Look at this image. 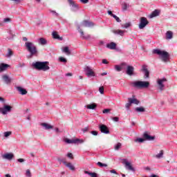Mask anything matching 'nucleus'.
<instances>
[{
    "label": "nucleus",
    "instance_id": "obj_1",
    "mask_svg": "<svg viewBox=\"0 0 177 177\" xmlns=\"http://www.w3.org/2000/svg\"><path fill=\"white\" fill-rule=\"evenodd\" d=\"M153 55H158L159 59L164 62V63H167L169 62V53L165 50H162L160 49H153L152 51Z\"/></svg>",
    "mask_w": 177,
    "mask_h": 177
},
{
    "label": "nucleus",
    "instance_id": "obj_2",
    "mask_svg": "<svg viewBox=\"0 0 177 177\" xmlns=\"http://www.w3.org/2000/svg\"><path fill=\"white\" fill-rule=\"evenodd\" d=\"M33 68L39 70V71H48L50 68L49 67V62H36L32 64Z\"/></svg>",
    "mask_w": 177,
    "mask_h": 177
},
{
    "label": "nucleus",
    "instance_id": "obj_3",
    "mask_svg": "<svg viewBox=\"0 0 177 177\" xmlns=\"http://www.w3.org/2000/svg\"><path fill=\"white\" fill-rule=\"evenodd\" d=\"M25 46L29 52L30 56H35L37 53H38V49H37V46L34 45L32 42L27 41L25 43Z\"/></svg>",
    "mask_w": 177,
    "mask_h": 177
},
{
    "label": "nucleus",
    "instance_id": "obj_4",
    "mask_svg": "<svg viewBox=\"0 0 177 177\" xmlns=\"http://www.w3.org/2000/svg\"><path fill=\"white\" fill-rule=\"evenodd\" d=\"M132 85L134 88L140 89L142 88H149L150 83L147 81H135L132 82Z\"/></svg>",
    "mask_w": 177,
    "mask_h": 177
},
{
    "label": "nucleus",
    "instance_id": "obj_5",
    "mask_svg": "<svg viewBox=\"0 0 177 177\" xmlns=\"http://www.w3.org/2000/svg\"><path fill=\"white\" fill-rule=\"evenodd\" d=\"M66 143L68 144H73V145H82V143H84V140L82 139H80V138H75V139H72L70 140L68 138H66L65 140Z\"/></svg>",
    "mask_w": 177,
    "mask_h": 177
},
{
    "label": "nucleus",
    "instance_id": "obj_6",
    "mask_svg": "<svg viewBox=\"0 0 177 177\" xmlns=\"http://www.w3.org/2000/svg\"><path fill=\"white\" fill-rule=\"evenodd\" d=\"M122 164L124 165L126 169L128 171H132V172H135V168L132 167V165L131 162H128L127 159L123 158L122 159Z\"/></svg>",
    "mask_w": 177,
    "mask_h": 177
},
{
    "label": "nucleus",
    "instance_id": "obj_7",
    "mask_svg": "<svg viewBox=\"0 0 177 177\" xmlns=\"http://www.w3.org/2000/svg\"><path fill=\"white\" fill-rule=\"evenodd\" d=\"M147 24H149V21H147V19L146 17H142L140 18L138 27L140 30H143V28H145V27H146Z\"/></svg>",
    "mask_w": 177,
    "mask_h": 177
},
{
    "label": "nucleus",
    "instance_id": "obj_8",
    "mask_svg": "<svg viewBox=\"0 0 177 177\" xmlns=\"http://www.w3.org/2000/svg\"><path fill=\"white\" fill-rule=\"evenodd\" d=\"M10 111H12V106L9 105L5 104L3 108H0V113L3 114V115H6V114H8V113H10Z\"/></svg>",
    "mask_w": 177,
    "mask_h": 177
},
{
    "label": "nucleus",
    "instance_id": "obj_9",
    "mask_svg": "<svg viewBox=\"0 0 177 177\" xmlns=\"http://www.w3.org/2000/svg\"><path fill=\"white\" fill-rule=\"evenodd\" d=\"M141 71L144 73L145 80L150 78V71H149V69L147 68V65H142Z\"/></svg>",
    "mask_w": 177,
    "mask_h": 177
},
{
    "label": "nucleus",
    "instance_id": "obj_10",
    "mask_svg": "<svg viewBox=\"0 0 177 177\" xmlns=\"http://www.w3.org/2000/svg\"><path fill=\"white\" fill-rule=\"evenodd\" d=\"M99 129L102 133H105L106 135L110 133V130H109V127L106 124H100L99 125Z\"/></svg>",
    "mask_w": 177,
    "mask_h": 177
},
{
    "label": "nucleus",
    "instance_id": "obj_11",
    "mask_svg": "<svg viewBox=\"0 0 177 177\" xmlns=\"http://www.w3.org/2000/svg\"><path fill=\"white\" fill-rule=\"evenodd\" d=\"M164 82H167L166 78L158 79L157 84L158 85L160 91H164V88H165V84Z\"/></svg>",
    "mask_w": 177,
    "mask_h": 177
},
{
    "label": "nucleus",
    "instance_id": "obj_12",
    "mask_svg": "<svg viewBox=\"0 0 177 177\" xmlns=\"http://www.w3.org/2000/svg\"><path fill=\"white\" fill-rule=\"evenodd\" d=\"M84 71L86 73V75L87 77H95V72L93 71V69H91L89 66H86L84 68Z\"/></svg>",
    "mask_w": 177,
    "mask_h": 177
},
{
    "label": "nucleus",
    "instance_id": "obj_13",
    "mask_svg": "<svg viewBox=\"0 0 177 177\" xmlns=\"http://www.w3.org/2000/svg\"><path fill=\"white\" fill-rule=\"evenodd\" d=\"M1 78L4 84H6V85H10V84H12V81H13L12 77H10L8 75H3Z\"/></svg>",
    "mask_w": 177,
    "mask_h": 177
},
{
    "label": "nucleus",
    "instance_id": "obj_14",
    "mask_svg": "<svg viewBox=\"0 0 177 177\" xmlns=\"http://www.w3.org/2000/svg\"><path fill=\"white\" fill-rule=\"evenodd\" d=\"M68 2L69 3L70 6L72 7L73 12H77V10H78V9H80L78 4L75 3V2H74V1L68 0Z\"/></svg>",
    "mask_w": 177,
    "mask_h": 177
},
{
    "label": "nucleus",
    "instance_id": "obj_15",
    "mask_svg": "<svg viewBox=\"0 0 177 177\" xmlns=\"http://www.w3.org/2000/svg\"><path fill=\"white\" fill-rule=\"evenodd\" d=\"M3 160H8V161H10V160H13L15 155L12 153H6L1 156Z\"/></svg>",
    "mask_w": 177,
    "mask_h": 177
},
{
    "label": "nucleus",
    "instance_id": "obj_16",
    "mask_svg": "<svg viewBox=\"0 0 177 177\" xmlns=\"http://www.w3.org/2000/svg\"><path fill=\"white\" fill-rule=\"evenodd\" d=\"M142 138H144L145 140L148 141L154 140V139H156L155 136L149 135V133L147 131L143 133Z\"/></svg>",
    "mask_w": 177,
    "mask_h": 177
},
{
    "label": "nucleus",
    "instance_id": "obj_17",
    "mask_svg": "<svg viewBox=\"0 0 177 177\" xmlns=\"http://www.w3.org/2000/svg\"><path fill=\"white\" fill-rule=\"evenodd\" d=\"M78 32L80 33V37H82V39H89L91 38V35H86L84 33L82 29L78 26L77 28Z\"/></svg>",
    "mask_w": 177,
    "mask_h": 177
},
{
    "label": "nucleus",
    "instance_id": "obj_18",
    "mask_svg": "<svg viewBox=\"0 0 177 177\" xmlns=\"http://www.w3.org/2000/svg\"><path fill=\"white\" fill-rule=\"evenodd\" d=\"M125 68H127V63L125 62L122 63L120 66V65L115 66V70H116V71H121L122 70H124Z\"/></svg>",
    "mask_w": 177,
    "mask_h": 177
},
{
    "label": "nucleus",
    "instance_id": "obj_19",
    "mask_svg": "<svg viewBox=\"0 0 177 177\" xmlns=\"http://www.w3.org/2000/svg\"><path fill=\"white\" fill-rule=\"evenodd\" d=\"M127 75H133V71L135 70V68H133V66H127Z\"/></svg>",
    "mask_w": 177,
    "mask_h": 177
},
{
    "label": "nucleus",
    "instance_id": "obj_20",
    "mask_svg": "<svg viewBox=\"0 0 177 177\" xmlns=\"http://www.w3.org/2000/svg\"><path fill=\"white\" fill-rule=\"evenodd\" d=\"M8 67H10V65L5 64V63H1L0 64V73H2L3 71H6V70H8Z\"/></svg>",
    "mask_w": 177,
    "mask_h": 177
},
{
    "label": "nucleus",
    "instance_id": "obj_21",
    "mask_svg": "<svg viewBox=\"0 0 177 177\" xmlns=\"http://www.w3.org/2000/svg\"><path fill=\"white\" fill-rule=\"evenodd\" d=\"M112 32L113 34H115L116 35H120L121 37H124V35L125 34V30H112Z\"/></svg>",
    "mask_w": 177,
    "mask_h": 177
},
{
    "label": "nucleus",
    "instance_id": "obj_22",
    "mask_svg": "<svg viewBox=\"0 0 177 177\" xmlns=\"http://www.w3.org/2000/svg\"><path fill=\"white\" fill-rule=\"evenodd\" d=\"M83 27H93L95 26V24L92 21H84L82 22Z\"/></svg>",
    "mask_w": 177,
    "mask_h": 177
},
{
    "label": "nucleus",
    "instance_id": "obj_23",
    "mask_svg": "<svg viewBox=\"0 0 177 177\" xmlns=\"http://www.w3.org/2000/svg\"><path fill=\"white\" fill-rule=\"evenodd\" d=\"M106 48H108V49H111V50H114V49H116L117 48V44L114 42H111L106 44Z\"/></svg>",
    "mask_w": 177,
    "mask_h": 177
},
{
    "label": "nucleus",
    "instance_id": "obj_24",
    "mask_svg": "<svg viewBox=\"0 0 177 177\" xmlns=\"http://www.w3.org/2000/svg\"><path fill=\"white\" fill-rule=\"evenodd\" d=\"M17 89L21 95H27V90H26V88H23L21 86H18L17 87Z\"/></svg>",
    "mask_w": 177,
    "mask_h": 177
},
{
    "label": "nucleus",
    "instance_id": "obj_25",
    "mask_svg": "<svg viewBox=\"0 0 177 177\" xmlns=\"http://www.w3.org/2000/svg\"><path fill=\"white\" fill-rule=\"evenodd\" d=\"M157 16H160V10H155L154 11H153L150 15V18L153 19V17H157Z\"/></svg>",
    "mask_w": 177,
    "mask_h": 177
},
{
    "label": "nucleus",
    "instance_id": "obj_26",
    "mask_svg": "<svg viewBox=\"0 0 177 177\" xmlns=\"http://www.w3.org/2000/svg\"><path fill=\"white\" fill-rule=\"evenodd\" d=\"M53 35V38H54V39H59L60 41H62L63 39L62 37H60V36L59 35V34H57V32L56 31H53L52 33Z\"/></svg>",
    "mask_w": 177,
    "mask_h": 177
},
{
    "label": "nucleus",
    "instance_id": "obj_27",
    "mask_svg": "<svg viewBox=\"0 0 177 177\" xmlns=\"http://www.w3.org/2000/svg\"><path fill=\"white\" fill-rule=\"evenodd\" d=\"M128 100L130 101V103H131V104H139V103H140V102H139V100H138V99L136 98L129 97Z\"/></svg>",
    "mask_w": 177,
    "mask_h": 177
},
{
    "label": "nucleus",
    "instance_id": "obj_28",
    "mask_svg": "<svg viewBox=\"0 0 177 177\" xmlns=\"http://www.w3.org/2000/svg\"><path fill=\"white\" fill-rule=\"evenodd\" d=\"M41 126L44 127L45 129H52L53 128V126L45 122L41 123Z\"/></svg>",
    "mask_w": 177,
    "mask_h": 177
},
{
    "label": "nucleus",
    "instance_id": "obj_29",
    "mask_svg": "<svg viewBox=\"0 0 177 177\" xmlns=\"http://www.w3.org/2000/svg\"><path fill=\"white\" fill-rule=\"evenodd\" d=\"M65 165L67 167V168L71 169V171H75V167H74L71 162H65Z\"/></svg>",
    "mask_w": 177,
    "mask_h": 177
},
{
    "label": "nucleus",
    "instance_id": "obj_30",
    "mask_svg": "<svg viewBox=\"0 0 177 177\" xmlns=\"http://www.w3.org/2000/svg\"><path fill=\"white\" fill-rule=\"evenodd\" d=\"M173 35L174 33L171 30L167 31L166 32V39H172Z\"/></svg>",
    "mask_w": 177,
    "mask_h": 177
},
{
    "label": "nucleus",
    "instance_id": "obj_31",
    "mask_svg": "<svg viewBox=\"0 0 177 177\" xmlns=\"http://www.w3.org/2000/svg\"><path fill=\"white\" fill-rule=\"evenodd\" d=\"M135 111H136V113H145V111H146V109L143 106L136 107L135 109Z\"/></svg>",
    "mask_w": 177,
    "mask_h": 177
},
{
    "label": "nucleus",
    "instance_id": "obj_32",
    "mask_svg": "<svg viewBox=\"0 0 177 177\" xmlns=\"http://www.w3.org/2000/svg\"><path fill=\"white\" fill-rule=\"evenodd\" d=\"M96 104H91L85 106V107H86V109H88V110H95V109H96Z\"/></svg>",
    "mask_w": 177,
    "mask_h": 177
},
{
    "label": "nucleus",
    "instance_id": "obj_33",
    "mask_svg": "<svg viewBox=\"0 0 177 177\" xmlns=\"http://www.w3.org/2000/svg\"><path fill=\"white\" fill-rule=\"evenodd\" d=\"M38 42L39 44H40V45H46V44H48V41H46V39L42 37L38 39Z\"/></svg>",
    "mask_w": 177,
    "mask_h": 177
},
{
    "label": "nucleus",
    "instance_id": "obj_34",
    "mask_svg": "<svg viewBox=\"0 0 177 177\" xmlns=\"http://www.w3.org/2000/svg\"><path fill=\"white\" fill-rule=\"evenodd\" d=\"M84 174L86 175H89V176H91V177H97V174L96 173L89 172L88 171H84Z\"/></svg>",
    "mask_w": 177,
    "mask_h": 177
},
{
    "label": "nucleus",
    "instance_id": "obj_35",
    "mask_svg": "<svg viewBox=\"0 0 177 177\" xmlns=\"http://www.w3.org/2000/svg\"><path fill=\"white\" fill-rule=\"evenodd\" d=\"M13 56V51L12 49L8 48V53L6 55V57H12Z\"/></svg>",
    "mask_w": 177,
    "mask_h": 177
},
{
    "label": "nucleus",
    "instance_id": "obj_36",
    "mask_svg": "<svg viewBox=\"0 0 177 177\" xmlns=\"http://www.w3.org/2000/svg\"><path fill=\"white\" fill-rule=\"evenodd\" d=\"M131 26H132V24L131 22H127L124 24H122V28H129V27H131Z\"/></svg>",
    "mask_w": 177,
    "mask_h": 177
},
{
    "label": "nucleus",
    "instance_id": "obj_37",
    "mask_svg": "<svg viewBox=\"0 0 177 177\" xmlns=\"http://www.w3.org/2000/svg\"><path fill=\"white\" fill-rule=\"evenodd\" d=\"M164 156V151L160 150V153L156 155V158H162V156Z\"/></svg>",
    "mask_w": 177,
    "mask_h": 177
},
{
    "label": "nucleus",
    "instance_id": "obj_38",
    "mask_svg": "<svg viewBox=\"0 0 177 177\" xmlns=\"http://www.w3.org/2000/svg\"><path fill=\"white\" fill-rule=\"evenodd\" d=\"M145 138H138L136 140H134V142H136V143H143V142H145Z\"/></svg>",
    "mask_w": 177,
    "mask_h": 177
},
{
    "label": "nucleus",
    "instance_id": "obj_39",
    "mask_svg": "<svg viewBox=\"0 0 177 177\" xmlns=\"http://www.w3.org/2000/svg\"><path fill=\"white\" fill-rule=\"evenodd\" d=\"M50 13L53 15L55 17H59V15L55 10H50Z\"/></svg>",
    "mask_w": 177,
    "mask_h": 177
},
{
    "label": "nucleus",
    "instance_id": "obj_40",
    "mask_svg": "<svg viewBox=\"0 0 177 177\" xmlns=\"http://www.w3.org/2000/svg\"><path fill=\"white\" fill-rule=\"evenodd\" d=\"M63 52H64V53H66L67 55H71V52L70 51V50L68 49V47L67 46L64 48Z\"/></svg>",
    "mask_w": 177,
    "mask_h": 177
},
{
    "label": "nucleus",
    "instance_id": "obj_41",
    "mask_svg": "<svg viewBox=\"0 0 177 177\" xmlns=\"http://www.w3.org/2000/svg\"><path fill=\"white\" fill-rule=\"evenodd\" d=\"M121 146H122V144H121L120 142H118L115 145V147H114L115 150L116 151L120 150V149H121Z\"/></svg>",
    "mask_w": 177,
    "mask_h": 177
},
{
    "label": "nucleus",
    "instance_id": "obj_42",
    "mask_svg": "<svg viewBox=\"0 0 177 177\" xmlns=\"http://www.w3.org/2000/svg\"><path fill=\"white\" fill-rule=\"evenodd\" d=\"M12 135V131H6L3 133V136L5 138H9Z\"/></svg>",
    "mask_w": 177,
    "mask_h": 177
},
{
    "label": "nucleus",
    "instance_id": "obj_43",
    "mask_svg": "<svg viewBox=\"0 0 177 177\" xmlns=\"http://www.w3.org/2000/svg\"><path fill=\"white\" fill-rule=\"evenodd\" d=\"M97 165H98V167H100V168H103V167H107V164L102 163L101 162H97Z\"/></svg>",
    "mask_w": 177,
    "mask_h": 177
},
{
    "label": "nucleus",
    "instance_id": "obj_44",
    "mask_svg": "<svg viewBox=\"0 0 177 177\" xmlns=\"http://www.w3.org/2000/svg\"><path fill=\"white\" fill-rule=\"evenodd\" d=\"M57 160L59 161V162H60V164H62V162H63V164H64L65 165H66L65 162H66V159L62 158H58Z\"/></svg>",
    "mask_w": 177,
    "mask_h": 177
},
{
    "label": "nucleus",
    "instance_id": "obj_45",
    "mask_svg": "<svg viewBox=\"0 0 177 177\" xmlns=\"http://www.w3.org/2000/svg\"><path fill=\"white\" fill-rule=\"evenodd\" d=\"M131 105H132V103L131 102V101L129 100V102H127L125 104V107H126L127 111L129 110V108L131 107Z\"/></svg>",
    "mask_w": 177,
    "mask_h": 177
},
{
    "label": "nucleus",
    "instance_id": "obj_46",
    "mask_svg": "<svg viewBox=\"0 0 177 177\" xmlns=\"http://www.w3.org/2000/svg\"><path fill=\"white\" fill-rule=\"evenodd\" d=\"M59 62H61L62 63H67V59H66V58L63 57H60L59 58Z\"/></svg>",
    "mask_w": 177,
    "mask_h": 177
},
{
    "label": "nucleus",
    "instance_id": "obj_47",
    "mask_svg": "<svg viewBox=\"0 0 177 177\" xmlns=\"http://www.w3.org/2000/svg\"><path fill=\"white\" fill-rule=\"evenodd\" d=\"M113 17L118 23H121V19H120V17H117V15H114Z\"/></svg>",
    "mask_w": 177,
    "mask_h": 177
},
{
    "label": "nucleus",
    "instance_id": "obj_48",
    "mask_svg": "<svg viewBox=\"0 0 177 177\" xmlns=\"http://www.w3.org/2000/svg\"><path fill=\"white\" fill-rule=\"evenodd\" d=\"M99 92L101 93V95H103L104 93V87L100 86L99 88Z\"/></svg>",
    "mask_w": 177,
    "mask_h": 177
},
{
    "label": "nucleus",
    "instance_id": "obj_49",
    "mask_svg": "<svg viewBox=\"0 0 177 177\" xmlns=\"http://www.w3.org/2000/svg\"><path fill=\"white\" fill-rule=\"evenodd\" d=\"M26 177H31V171H30V169L26 170Z\"/></svg>",
    "mask_w": 177,
    "mask_h": 177
},
{
    "label": "nucleus",
    "instance_id": "obj_50",
    "mask_svg": "<svg viewBox=\"0 0 177 177\" xmlns=\"http://www.w3.org/2000/svg\"><path fill=\"white\" fill-rule=\"evenodd\" d=\"M111 111V109H105L102 111L103 114H107V113H109Z\"/></svg>",
    "mask_w": 177,
    "mask_h": 177
},
{
    "label": "nucleus",
    "instance_id": "obj_51",
    "mask_svg": "<svg viewBox=\"0 0 177 177\" xmlns=\"http://www.w3.org/2000/svg\"><path fill=\"white\" fill-rule=\"evenodd\" d=\"M129 5L128 4H127L126 3H124V4H123V6H122V9H123V10H127V9H128V8H129Z\"/></svg>",
    "mask_w": 177,
    "mask_h": 177
},
{
    "label": "nucleus",
    "instance_id": "obj_52",
    "mask_svg": "<svg viewBox=\"0 0 177 177\" xmlns=\"http://www.w3.org/2000/svg\"><path fill=\"white\" fill-rule=\"evenodd\" d=\"M66 157H68V158H71V160H73V158H74V156H73V153H68L66 155Z\"/></svg>",
    "mask_w": 177,
    "mask_h": 177
},
{
    "label": "nucleus",
    "instance_id": "obj_53",
    "mask_svg": "<svg viewBox=\"0 0 177 177\" xmlns=\"http://www.w3.org/2000/svg\"><path fill=\"white\" fill-rule=\"evenodd\" d=\"M91 135H93L94 136H97L99 135V133L97 131H91Z\"/></svg>",
    "mask_w": 177,
    "mask_h": 177
},
{
    "label": "nucleus",
    "instance_id": "obj_54",
    "mask_svg": "<svg viewBox=\"0 0 177 177\" xmlns=\"http://www.w3.org/2000/svg\"><path fill=\"white\" fill-rule=\"evenodd\" d=\"M4 23H10L11 21L10 18H5L3 19Z\"/></svg>",
    "mask_w": 177,
    "mask_h": 177
},
{
    "label": "nucleus",
    "instance_id": "obj_55",
    "mask_svg": "<svg viewBox=\"0 0 177 177\" xmlns=\"http://www.w3.org/2000/svg\"><path fill=\"white\" fill-rule=\"evenodd\" d=\"M113 121H115V122H118L120 118L118 117H114L112 118Z\"/></svg>",
    "mask_w": 177,
    "mask_h": 177
},
{
    "label": "nucleus",
    "instance_id": "obj_56",
    "mask_svg": "<svg viewBox=\"0 0 177 177\" xmlns=\"http://www.w3.org/2000/svg\"><path fill=\"white\" fill-rule=\"evenodd\" d=\"M109 172H110L111 174H115V175H118V173H117V171H115V169L110 170Z\"/></svg>",
    "mask_w": 177,
    "mask_h": 177
},
{
    "label": "nucleus",
    "instance_id": "obj_57",
    "mask_svg": "<svg viewBox=\"0 0 177 177\" xmlns=\"http://www.w3.org/2000/svg\"><path fill=\"white\" fill-rule=\"evenodd\" d=\"M108 15H109V16H111V17H113L114 16V14H113V12H111V10H108Z\"/></svg>",
    "mask_w": 177,
    "mask_h": 177
},
{
    "label": "nucleus",
    "instance_id": "obj_58",
    "mask_svg": "<svg viewBox=\"0 0 177 177\" xmlns=\"http://www.w3.org/2000/svg\"><path fill=\"white\" fill-rule=\"evenodd\" d=\"M103 64H109V62H107V59H102Z\"/></svg>",
    "mask_w": 177,
    "mask_h": 177
},
{
    "label": "nucleus",
    "instance_id": "obj_59",
    "mask_svg": "<svg viewBox=\"0 0 177 177\" xmlns=\"http://www.w3.org/2000/svg\"><path fill=\"white\" fill-rule=\"evenodd\" d=\"M82 3H88L89 2V0H80Z\"/></svg>",
    "mask_w": 177,
    "mask_h": 177
},
{
    "label": "nucleus",
    "instance_id": "obj_60",
    "mask_svg": "<svg viewBox=\"0 0 177 177\" xmlns=\"http://www.w3.org/2000/svg\"><path fill=\"white\" fill-rule=\"evenodd\" d=\"M88 129H89L88 127H85L84 129H82V131L85 133V132H88Z\"/></svg>",
    "mask_w": 177,
    "mask_h": 177
},
{
    "label": "nucleus",
    "instance_id": "obj_61",
    "mask_svg": "<svg viewBox=\"0 0 177 177\" xmlns=\"http://www.w3.org/2000/svg\"><path fill=\"white\" fill-rule=\"evenodd\" d=\"M17 161H18V162H24V159H23V158H19V159H17Z\"/></svg>",
    "mask_w": 177,
    "mask_h": 177
},
{
    "label": "nucleus",
    "instance_id": "obj_62",
    "mask_svg": "<svg viewBox=\"0 0 177 177\" xmlns=\"http://www.w3.org/2000/svg\"><path fill=\"white\" fill-rule=\"evenodd\" d=\"M55 132H57V133H59L62 132V131H60V130L59 129V128H55Z\"/></svg>",
    "mask_w": 177,
    "mask_h": 177
},
{
    "label": "nucleus",
    "instance_id": "obj_63",
    "mask_svg": "<svg viewBox=\"0 0 177 177\" xmlns=\"http://www.w3.org/2000/svg\"><path fill=\"white\" fill-rule=\"evenodd\" d=\"M73 75V73H68L66 74V77H71Z\"/></svg>",
    "mask_w": 177,
    "mask_h": 177
},
{
    "label": "nucleus",
    "instance_id": "obj_64",
    "mask_svg": "<svg viewBox=\"0 0 177 177\" xmlns=\"http://www.w3.org/2000/svg\"><path fill=\"white\" fill-rule=\"evenodd\" d=\"M6 177H12L10 174H6Z\"/></svg>",
    "mask_w": 177,
    "mask_h": 177
}]
</instances>
